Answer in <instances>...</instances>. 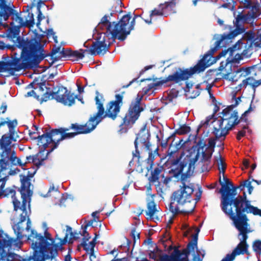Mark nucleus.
I'll return each mask as SVG.
<instances>
[{
    "mask_svg": "<svg viewBox=\"0 0 261 261\" xmlns=\"http://www.w3.org/2000/svg\"><path fill=\"white\" fill-rule=\"evenodd\" d=\"M14 10L7 5L6 2L0 6V25H3L6 27L8 25L3 24L2 22V17H4L5 20H8L10 16H13Z\"/></svg>",
    "mask_w": 261,
    "mask_h": 261,
    "instance_id": "obj_29",
    "label": "nucleus"
},
{
    "mask_svg": "<svg viewBox=\"0 0 261 261\" xmlns=\"http://www.w3.org/2000/svg\"><path fill=\"white\" fill-rule=\"evenodd\" d=\"M95 97V103L97 112L89 119V124L94 123L96 126L105 118H109L115 120L120 112L121 107L123 105V96L120 94H116L115 99L109 102L105 110L103 102L105 100L102 94L96 91Z\"/></svg>",
    "mask_w": 261,
    "mask_h": 261,
    "instance_id": "obj_7",
    "label": "nucleus"
},
{
    "mask_svg": "<svg viewBox=\"0 0 261 261\" xmlns=\"http://www.w3.org/2000/svg\"><path fill=\"white\" fill-rule=\"evenodd\" d=\"M42 37V35L36 34V40L24 43L23 55L26 64L24 69L37 67L45 58L53 57L58 53H60L61 47L59 46H54L49 54H45L44 45L41 43Z\"/></svg>",
    "mask_w": 261,
    "mask_h": 261,
    "instance_id": "obj_4",
    "label": "nucleus"
},
{
    "mask_svg": "<svg viewBox=\"0 0 261 261\" xmlns=\"http://www.w3.org/2000/svg\"><path fill=\"white\" fill-rule=\"evenodd\" d=\"M245 187H247L248 188V193L249 194H251L253 189V187L251 185V181L249 180L243 181V182L240 185V187H242V188H241V190H243Z\"/></svg>",
    "mask_w": 261,
    "mask_h": 261,
    "instance_id": "obj_49",
    "label": "nucleus"
},
{
    "mask_svg": "<svg viewBox=\"0 0 261 261\" xmlns=\"http://www.w3.org/2000/svg\"><path fill=\"white\" fill-rule=\"evenodd\" d=\"M236 228L239 231L238 238L240 242L234 249L231 254H227L221 261H233L236 255L240 254H249V245L247 243L248 234L251 231L249 227V224L247 222L232 221Z\"/></svg>",
    "mask_w": 261,
    "mask_h": 261,
    "instance_id": "obj_15",
    "label": "nucleus"
},
{
    "mask_svg": "<svg viewBox=\"0 0 261 261\" xmlns=\"http://www.w3.org/2000/svg\"><path fill=\"white\" fill-rule=\"evenodd\" d=\"M27 16H25V20L24 21V27H27L29 28L33 27L35 24V21L34 18V15L33 13L29 12L30 6H27Z\"/></svg>",
    "mask_w": 261,
    "mask_h": 261,
    "instance_id": "obj_40",
    "label": "nucleus"
},
{
    "mask_svg": "<svg viewBox=\"0 0 261 261\" xmlns=\"http://www.w3.org/2000/svg\"><path fill=\"white\" fill-rule=\"evenodd\" d=\"M48 135L47 132L37 136V144L41 147L40 150L41 151H44L48 147L49 144L52 143L51 141L48 139Z\"/></svg>",
    "mask_w": 261,
    "mask_h": 261,
    "instance_id": "obj_32",
    "label": "nucleus"
},
{
    "mask_svg": "<svg viewBox=\"0 0 261 261\" xmlns=\"http://www.w3.org/2000/svg\"><path fill=\"white\" fill-rule=\"evenodd\" d=\"M23 234L24 235L23 238L18 241H20L24 238H27L31 243L35 257L48 259L50 261L56 259L55 258L58 255V251L62 250V246L67 243L68 236V234L66 233L65 236L61 238L59 237L58 234H57L55 240H58V242L55 243V240L51 237L50 233L48 231L47 228H45L43 236L40 233H37L34 229H31V233L28 236ZM16 240H18L17 238L16 239H8L6 244L11 247L15 243Z\"/></svg>",
    "mask_w": 261,
    "mask_h": 261,
    "instance_id": "obj_2",
    "label": "nucleus"
},
{
    "mask_svg": "<svg viewBox=\"0 0 261 261\" xmlns=\"http://www.w3.org/2000/svg\"><path fill=\"white\" fill-rule=\"evenodd\" d=\"M0 113V154L3 156L1 160L4 163L6 160L13 158L14 152L13 142L16 141L15 129L18 125L17 120H11L9 117H3Z\"/></svg>",
    "mask_w": 261,
    "mask_h": 261,
    "instance_id": "obj_3",
    "label": "nucleus"
},
{
    "mask_svg": "<svg viewBox=\"0 0 261 261\" xmlns=\"http://www.w3.org/2000/svg\"><path fill=\"white\" fill-rule=\"evenodd\" d=\"M198 67L192 68V67L188 68H181L180 67H175L173 72L169 74L166 78L161 79L155 83H151L147 86L143 88V92L145 94H147L150 90L154 87L163 85L170 83V86L172 84H178L182 81H186L191 78L196 72L198 70Z\"/></svg>",
    "mask_w": 261,
    "mask_h": 261,
    "instance_id": "obj_11",
    "label": "nucleus"
},
{
    "mask_svg": "<svg viewBox=\"0 0 261 261\" xmlns=\"http://www.w3.org/2000/svg\"><path fill=\"white\" fill-rule=\"evenodd\" d=\"M80 234L84 237L83 241H88L91 238V236L89 234V233L87 232V229H83V233H80Z\"/></svg>",
    "mask_w": 261,
    "mask_h": 261,
    "instance_id": "obj_63",
    "label": "nucleus"
},
{
    "mask_svg": "<svg viewBox=\"0 0 261 261\" xmlns=\"http://www.w3.org/2000/svg\"><path fill=\"white\" fill-rule=\"evenodd\" d=\"M247 115L248 114L245 112L239 118L238 112L233 111L232 113L223 116L218 120L219 127L218 128L214 127L213 133L218 139L221 137H225L228 134L229 130L232 129L234 126L241 122H243L248 125L249 120Z\"/></svg>",
    "mask_w": 261,
    "mask_h": 261,
    "instance_id": "obj_12",
    "label": "nucleus"
},
{
    "mask_svg": "<svg viewBox=\"0 0 261 261\" xmlns=\"http://www.w3.org/2000/svg\"><path fill=\"white\" fill-rule=\"evenodd\" d=\"M0 257L2 261H34L36 258L34 254L28 258H23L14 253L6 252L4 250L0 254Z\"/></svg>",
    "mask_w": 261,
    "mask_h": 261,
    "instance_id": "obj_25",
    "label": "nucleus"
},
{
    "mask_svg": "<svg viewBox=\"0 0 261 261\" xmlns=\"http://www.w3.org/2000/svg\"><path fill=\"white\" fill-rule=\"evenodd\" d=\"M175 5L176 2L175 0H172L170 2L160 4V7L162 8L164 16H167L171 14L175 13V11L174 10Z\"/></svg>",
    "mask_w": 261,
    "mask_h": 261,
    "instance_id": "obj_30",
    "label": "nucleus"
},
{
    "mask_svg": "<svg viewBox=\"0 0 261 261\" xmlns=\"http://www.w3.org/2000/svg\"><path fill=\"white\" fill-rule=\"evenodd\" d=\"M234 210L230 219L232 221L247 222L249 219L247 214H252L258 207L251 204L250 201L247 199V196L245 192L243 195H239L236 200Z\"/></svg>",
    "mask_w": 261,
    "mask_h": 261,
    "instance_id": "obj_18",
    "label": "nucleus"
},
{
    "mask_svg": "<svg viewBox=\"0 0 261 261\" xmlns=\"http://www.w3.org/2000/svg\"><path fill=\"white\" fill-rule=\"evenodd\" d=\"M261 85V79L256 80L252 76H250L243 80L242 82L238 85L241 89L242 87L246 88L247 86H250L255 92V89Z\"/></svg>",
    "mask_w": 261,
    "mask_h": 261,
    "instance_id": "obj_31",
    "label": "nucleus"
},
{
    "mask_svg": "<svg viewBox=\"0 0 261 261\" xmlns=\"http://www.w3.org/2000/svg\"><path fill=\"white\" fill-rule=\"evenodd\" d=\"M143 96L137 95L135 99L129 106L127 111L120 124L118 133L120 134L127 133L128 129L133 127L140 116L141 113L144 110L141 101Z\"/></svg>",
    "mask_w": 261,
    "mask_h": 261,
    "instance_id": "obj_16",
    "label": "nucleus"
},
{
    "mask_svg": "<svg viewBox=\"0 0 261 261\" xmlns=\"http://www.w3.org/2000/svg\"><path fill=\"white\" fill-rule=\"evenodd\" d=\"M168 229L166 228L165 233L163 234L162 237L159 240V243L161 244L165 250L168 247V243L171 242V237Z\"/></svg>",
    "mask_w": 261,
    "mask_h": 261,
    "instance_id": "obj_41",
    "label": "nucleus"
},
{
    "mask_svg": "<svg viewBox=\"0 0 261 261\" xmlns=\"http://www.w3.org/2000/svg\"><path fill=\"white\" fill-rule=\"evenodd\" d=\"M18 60H12L11 61H0V72L8 71L13 73L15 71L21 70V67L18 63Z\"/></svg>",
    "mask_w": 261,
    "mask_h": 261,
    "instance_id": "obj_27",
    "label": "nucleus"
},
{
    "mask_svg": "<svg viewBox=\"0 0 261 261\" xmlns=\"http://www.w3.org/2000/svg\"><path fill=\"white\" fill-rule=\"evenodd\" d=\"M80 233H77L76 232H72L71 231L69 233L70 234V238L68 239V237L67 238V243L69 244H72L73 243V240H77L79 237H75V234L76 235H79Z\"/></svg>",
    "mask_w": 261,
    "mask_h": 261,
    "instance_id": "obj_53",
    "label": "nucleus"
},
{
    "mask_svg": "<svg viewBox=\"0 0 261 261\" xmlns=\"http://www.w3.org/2000/svg\"><path fill=\"white\" fill-rule=\"evenodd\" d=\"M152 67H153V65H149V66H145L144 68V69H143L141 71H140V72L139 73V75L137 77L134 79L132 81L129 82V84H128L127 85L123 86L122 88H126L128 87L130 85H131L133 83H134V82H136L138 83V86H140V83L142 82H145L146 81H151V78L143 79H141L140 81H138V80L139 78V77L141 75H142L146 71L152 68Z\"/></svg>",
    "mask_w": 261,
    "mask_h": 261,
    "instance_id": "obj_34",
    "label": "nucleus"
},
{
    "mask_svg": "<svg viewBox=\"0 0 261 261\" xmlns=\"http://www.w3.org/2000/svg\"><path fill=\"white\" fill-rule=\"evenodd\" d=\"M215 160L217 163L218 168H226V164L220 152H219L218 155L215 156Z\"/></svg>",
    "mask_w": 261,
    "mask_h": 261,
    "instance_id": "obj_47",
    "label": "nucleus"
},
{
    "mask_svg": "<svg viewBox=\"0 0 261 261\" xmlns=\"http://www.w3.org/2000/svg\"><path fill=\"white\" fill-rule=\"evenodd\" d=\"M200 229L198 228L196 229V233L192 235V240L188 244L186 248L180 251L181 256L184 255L183 257H180L179 261H189V255L191 250H194L195 248L197 247V241L198 233Z\"/></svg>",
    "mask_w": 261,
    "mask_h": 261,
    "instance_id": "obj_22",
    "label": "nucleus"
},
{
    "mask_svg": "<svg viewBox=\"0 0 261 261\" xmlns=\"http://www.w3.org/2000/svg\"><path fill=\"white\" fill-rule=\"evenodd\" d=\"M20 28L19 27L15 25L12 26L11 28H9L8 30L7 37L12 39L14 42L15 48L17 47L21 50L20 56H19L15 52H13L11 55V59L8 61H11L12 60H18V64L21 67V70L24 69L25 65V61L24 60L23 57V50L24 49V43L28 42H31L32 40H36V34H38L36 31L34 32V35L33 37H31L30 38H26L23 37H20L19 36L20 32Z\"/></svg>",
    "mask_w": 261,
    "mask_h": 261,
    "instance_id": "obj_17",
    "label": "nucleus"
},
{
    "mask_svg": "<svg viewBox=\"0 0 261 261\" xmlns=\"http://www.w3.org/2000/svg\"><path fill=\"white\" fill-rule=\"evenodd\" d=\"M70 128L69 127H60L59 129L56 130V133H61V136H60L59 138L57 139V142L55 143V145L51 148V149L48 151L47 153V155L55 149L57 148L58 146L59 143L60 141H63L64 140L67 139H71L73 138L76 136L74 132L72 133H67L68 130H69Z\"/></svg>",
    "mask_w": 261,
    "mask_h": 261,
    "instance_id": "obj_28",
    "label": "nucleus"
},
{
    "mask_svg": "<svg viewBox=\"0 0 261 261\" xmlns=\"http://www.w3.org/2000/svg\"><path fill=\"white\" fill-rule=\"evenodd\" d=\"M223 188L225 189H220L219 191L221 195L220 206L223 212L230 218L232 215L234 201L238 198V196L236 197L237 193L227 185H224Z\"/></svg>",
    "mask_w": 261,
    "mask_h": 261,
    "instance_id": "obj_19",
    "label": "nucleus"
},
{
    "mask_svg": "<svg viewBox=\"0 0 261 261\" xmlns=\"http://www.w3.org/2000/svg\"><path fill=\"white\" fill-rule=\"evenodd\" d=\"M250 9V10L247 13L251 20H253V22H254V19L261 14V7L258 4H256L252 6Z\"/></svg>",
    "mask_w": 261,
    "mask_h": 261,
    "instance_id": "obj_36",
    "label": "nucleus"
},
{
    "mask_svg": "<svg viewBox=\"0 0 261 261\" xmlns=\"http://www.w3.org/2000/svg\"><path fill=\"white\" fill-rule=\"evenodd\" d=\"M219 183H220V185L221 186V188L220 189H224L223 188L224 185H227V187H230V186H232V183L231 181H230L228 178H227V179L226 180H225L224 181H223L221 180V176H220V177H219Z\"/></svg>",
    "mask_w": 261,
    "mask_h": 261,
    "instance_id": "obj_59",
    "label": "nucleus"
},
{
    "mask_svg": "<svg viewBox=\"0 0 261 261\" xmlns=\"http://www.w3.org/2000/svg\"><path fill=\"white\" fill-rule=\"evenodd\" d=\"M253 250L256 252L261 253V241L259 240H255L252 244Z\"/></svg>",
    "mask_w": 261,
    "mask_h": 261,
    "instance_id": "obj_51",
    "label": "nucleus"
},
{
    "mask_svg": "<svg viewBox=\"0 0 261 261\" xmlns=\"http://www.w3.org/2000/svg\"><path fill=\"white\" fill-rule=\"evenodd\" d=\"M246 130H247L248 133L250 134L252 132L247 124L243 125L242 126V129L239 130L237 134L236 139L237 140L240 141L242 137H244L246 136Z\"/></svg>",
    "mask_w": 261,
    "mask_h": 261,
    "instance_id": "obj_43",
    "label": "nucleus"
},
{
    "mask_svg": "<svg viewBox=\"0 0 261 261\" xmlns=\"http://www.w3.org/2000/svg\"><path fill=\"white\" fill-rule=\"evenodd\" d=\"M30 176L21 175V186H16L2 189L1 193L3 197H11L12 199L14 211H20L19 220L14 226V232L17 235V239L20 240L24 237L23 231H29L31 229V221L29 218L31 214V201L33 195V186L31 183Z\"/></svg>",
    "mask_w": 261,
    "mask_h": 261,
    "instance_id": "obj_1",
    "label": "nucleus"
},
{
    "mask_svg": "<svg viewBox=\"0 0 261 261\" xmlns=\"http://www.w3.org/2000/svg\"><path fill=\"white\" fill-rule=\"evenodd\" d=\"M96 125L93 122L89 124V120L85 124H79L77 123H72L69 127L70 129L74 130V133L75 135L83 134H88L94 130Z\"/></svg>",
    "mask_w": 261,
    "mask_h": 261,
    "instance_id": "obj_24",
    "label": "nucleus"
},
{
    "mask_svg": "<svg viewBox=\"0 0 261 261\" xmlns=\"http://www.w3.org/2000/svg\"><path fill=\"white\" fill-rule=\"evenodd\" d=\"M89 51L87 49H81L79 50H71L70 60L77 61L82 59L85 57V53Z\"/></svg>",
    "mask_w": 261,
    "mask_h": 261,
    "instance_id": "obj_38",
    "label": "nucleus"
},
{
    "mask_svg": "<svg viewBox=\"0 0 261 261\" xmlns=\"http://www.w3.org/2000/svg\"><path fill=\"white\" fill-rule=\"evenodd\" d=\"M255 37V33L252 31L250 30L245 33L244 32L242 38L230 47L229 50L230 53H232L235 49L243 48L244 49L243 54L246 55L248 50H252V41L254 39Z\"/></svg>",
    "mask_w": 261,
    "mask_h": 261,
    "instance_id": "obj_20",
    "label": "nucleus"
},
{
    "mask_svg": "<svg viewBox=\"0 0 261 261\" xmlns=\"http://www.w3.org/2000/svg\"><path fill=\"white\" fill-rule=\"evenodd\" d=\"M154 16H164L162 8L159 5L158 8H154L150 13L149 17L147 19H144V21L148 24L152 23V18Z\"/></svg>",
    "mask_w": 261,
    "mask_h": 261,
    "instance_id": "obj_39",
    "label": "nucleus"
},
{
    "mask_svg": "<svg viewBox=\"0 0 261 261\" xmlns=\"http://www.w3.org/2000/svg\"><path fill=\"white\" fill-rule=\"evenodd\" d=\"M12 18L13 21L10 23V25L11 26L15 25L19 27V28L24 27V20L23 18L19 16L18 13L16 12L15 10Z\"/></svg>",
    "mask_w": 261,
    "mask_h": 261,
    "instance_id": "obj_37",
    "label": "nucleus"
},
{
    "mask_svg": "<svg viewBox=\"0 0 261 261\" xmlns=\"http://www.w3.org/2000/svg\"><path fill=\"white\" fill-rule=\"evenodd\" d=\"M27 96H34L36 98L38 101L40 102V96L36 94V92L34 90H31L27 93Z\"/></svg>",
    "mask_w": 261,
    "mask_h": 261,
    "instance_id": "obj_64",
    "label": "nucleus"
},
{
    "mask_svg": "<svg viewBox=\"0 0 261 261\" xmlns=\"http://www.w3.org/2000/svg\"><path fill=\"white\" fill-rule=\"evenodd\" d=\"M197 152L195 153L190 152L189 154L185 155L184 153L181 154L179 157L171 160L170 170L169 174L172 175L173 177H178L183 171L184 168L187 167V170L184 175L182 178L190 177L195 169V164L198 160L200 151L203 150L205 146V143L203 139H200L197 142Z\"/></svg>",
    "mask_w": 261,
    "mask_h": 261,
    "instance_id": "obj_9",
    "label": "nucleus"
},
{
    "mask_svg": "<svg viewBox=\"0 0 261 261\" xmlns=\"http://www.w3.org/2000/svg\"><path fill=\"white\" fill-rule=\"evenodd\" d=\"M244 72H245V74L244 76H246L250 73V70L248 68L244 69V68H240L236 71V74L241 73L240 76H242Z\"/></svg>",
    "mask_w": 261,
    "mask_h": 261,
    "instance_id": "obj_60",
    "label": "nucleus"
},
{
    "mask_svg": "<svg viewBox=\"0 0 261 261\" xmlns=\"http://www.w3.org/2000/svg\"><path fill=\"white\" fill-rule=\"evenodd\" d=\"M214 47H212L206 53H205L202 59L199 60L197 63L192 67L195 68L198 67V70L196 72V74L200 73L203 72L205 69L208 67L210 66L215 63L217 60H219L221 57H224L227 54H229V57L226 59V62L225 64H223V62L221 63L220 66L219 67V70H222L225 68L227 64L230 63H237L239 62L241 60H242L244 57H248L251 55L250 50H248L247 54L244 55V49L240 48L239 49H235L230 53L228 50L230 48L229 47L227 49L222 50L219 54L215 58L213 57V54L216 52L213 50Z\"/></svg>",
    "mask_w": 261,
    "mask_h": 261,
    "instance_id": "obj_6",
    "label": "nucleus"
},
{
    "mask_svg": "<svg viewBox=\"0 0 261 261\" xmlns=\"http://www.w3.org/2000/svg\"><path fill=\"white\" fill-rule=\"evenodd\" d=\"M190 131V127L187 125L186 124H184L181 125L178 129H176L174 134L182 135L189 133Z\"/></svg>",
    "mask_w": 261,
    "mask_h": 261,
    "instance_id": "obj_45",
    "label": "nucleus"
},
{
    "mask_svg": "<svg viewBox=\"0 0 261 261\" xmlns=\"http://www.w3.org/2000/svg\"><path fill=\"white\" fill-rule=\"evenodd\" d=\"M58 129L59 128L52 129L49 132H47L48 135L47 138L53 143H54V145H55V143L57 142V139L59 137L61 136V133H56V130Z\"/></svg>",
    "mask_w": 261,
    "mask_h": 261,
    "instance_id": "obj_42",
    "label": "nucleus"
},
{
    "mask_svg": "<svg viewBox=\"0 0 261 261\" xmlns=\"http://www.w3.org/2000/svg\"><path fill=\"white\" fill-rule=\"evenodd\" d=\"M214 150H207V151H202V159L201 160L203 162H210L211 158L212 156Z\"/></svg>",
    "mask_w": 261,
    "mask_h": 261,
    "instance_id": "obj_46",
    "label": "nucleus"
},
{
    "mask_svg": "<svg viewBox=\"0 0 261 261\" xmlns=\"http://www.w3.org/2000/svg\"><path fill=\"white\" fill-rule=\"evenodd\" d=\"M178 95V91L175 89H172L168 94L166 99L169 101H172L174 98L177 97Z\"/></svg>",
    "mask_w": 261,
    "mask_h": 261,
    "instance_id": "obj_50",
    "label": "nucleus"
},
{
    "mask_svg": "<svg viewBox=\"0 0 261 261\" xmlns=\"http://www.w3.org/2000/svg\"><path fill=\"white\" fill-rule=\"evenodd\" d=\"M150 134L148 130H146L145 127L140 130L139 133L137 135V137L134 141V145L135 147V153H133V156L137 157L138 159H140V152L139 150V145L141 146V148L146 149L149 151V155L148 158L145 160V163L147 164L146 169H151L152 166L157 165L156 163H154L155 157L159 156V154L158 152V148H156L152 152V149L150 148L151 144L149 142Z\"/></svg>",
    "mask_w": 261,
    "mask_h": 261,
    "instance_id": "obj_14",
    "label": "nucleus"
},
{
    "mask_svg": "<svg viewBox=\"0 0 261 261\" xmlns=\"http://www.w3.org/2000/svg\"><path fill=\"white\" fill-rule=\"evenodd\" d=\"M34 88L35 90L43 93L42 97L40 98V103L47 101L50 99H55L57 101L64 105L71 106L74 103L75 99L76 98V96L74 95L63 86H59L57 91H56L55 88L53 90L50 88L47 87L45 81L37 84L36 86Z\"/></svg>",
    "mask_w": 261,
    "mask_h": 261,
    "instance_id": "obj_10",
    "label": "nucleus"
},
{
    "mask_svg": "<svg viewBox=\"0 0 261 261\" xmlns=\"http://www.w3.org/2000/svg\"><path fill=\"white\" fill-rule=\"evenodd\" d=\"M147 210L146 211V214L148 216L147 219L150 220H153L155 219L159 220V218L158 217H154V214L158 211L156 205L154 200H151L148 202L147 204Z\"/></svg>",
    "mask_w": 261,
    "mask_h": 261,
    "instance_id": "obj_33",
    "label": "nucleus"
},
{
    "mask_svg": "<svg viewBox=\"0 0 261 261\" xmlns=\"http://www.w3.org/2000/svg\"><path fill=\"white\" fill-rule=\"evenodd\" d=\"M185 173H181L180 180L182 184V186L180 188L174 191L171 196V201L168 205L169 211L173 215H177L180 213H190L192 212L195 208V204L192 203L191 206L189 208H185L181 211L178 206V205H184L187 204H190L194 200L192 198V194L194 192V187L192 184L189 185H186L185 181L189 177L185 178H182V175Z\"/></svg>",
    "mask_w": 261,
    "mask_h": 261,
    "instance_id": "obj_8",
    "label": "nucleus"
},
{
    "mask_svg": "<svg viewBox=\"0 0 261 261\" xmlns=\"http://www.w3.org/2000/svg\"><path fill=\"white\" fill-rule=\"evenodd\" d=\"M98 237V234L95 233L94 238L93 240L89 242V244L87 243V241H83L81 245L83 247L84 249L87 253H90V252L93 253L94 247L96 245V239Z\"/></svg>",
    "mask_w": 261,
    "mask_h": 261,
    "instance_id": "obj_35",
    "label": "nucleus"
},
{
    "mask_svg": "<svg viewBox=\"0 0 261 261\" xmlns=\"http://www.w3.org/2000/svg\"><path fill=\"white\" fill-rule=\"evenodd\" d=\"M216 137V139H213V138H210L208 140V147L207 148H208L209 150H214V148L215 147V145H216V139H218L216 138V137ZM220 138H219V139Z\"/></svg>",
    "mask_w": 261,
    "mask_h": 261,
    "instance_id": "obj_56",
    "label": "nucleus"
},
{
    "mask_svg": "<svg viewBox=\"0 0 261 261\" xmlns=\"http://www.w3.org/2000/svg\"><path fill=\"white\" fill-rule=\"evenodd\" d=\"M156 182H157V184H155V186L156 192H157L158 194H159L161 195L162 193H163V186H162L161 182H160L159 180H158V181H156Z\"/></svg>",
    "mask_w": 261,
    "mask_h": 261,
    "instance_id": "obj_61",
    "label": "nucleus"
},
{
    "mask_svg": "<svg viewBox=\"0 0 261 261\" xmlns=\"http://www.w3.org/2000/svg\"><path fill=\"white\" fill-rule=\"evenodd\" d=\"M130 236L134 240V243H136V237L138 240L140 239V233L136 231V228L134 227L132 229L130 232Z\"/></svg>",
    "mask_w": 261,
    "mask_h": 261,
    "instance_id": "obj_55",
    "label": "nucleus"
},
{
    "mask_svg": "<svg viewBox=\"0 0 261 261\" xmlns=\"http://www.w3.org/2000/svg\"><path fill=\"white\" fill-rule=\"evenodd\" d=\"M148 172H150V175L148 177L149 183L154 184L159 180L160 177H164L163 172L164 167L163 165L160 164H157L154 166H152L151 169L147 170Z\"/></svg>",
    "mask_w": 261,
    "mask_h": 261,
    "instance_id": "obj_26",
    "label": "nucleus"
},
{
    "mask_svg": "<svg viewBox=\"0 0 261 261\" xmlns=\"http://www.w3.org/2000/svg\"><path fill=\"white\" fill-rule=\"evenodd\" d=\"M211 119V118L207 117L206 118V120L203 122L201 121V123L198 126V127L197 128V133L199 131V129L203 126L207 127V126L208 125L209 122L210 120Z\"/></svg>",
    "mask_w": 261,
    "mask_h": 261,
    "instance_id": "obj_62",
    "label": "nucleus"
},
{
    "mask_svg": "<svg viewBox=\"0 0 261 261\" xmlns=\"http://www.w3.org/2000/svg\"><path fill=\"white\" fill-rule=\"evenodd\" d=\"M171 255L177 261L180 259L181 254L180 250H179L178 248L176 246L174 247V251L171 254Z\"/></svg>",
    "mask_w": 261,
    "mask_h": 261,
    "instance_id": "obj_52",
    "label": "nucleus"
},
{
    "mask_svg": "<svg viewBox=\"0 0 261 261\" xmlns=\"http://www.w3.org/2000/svg\"><path fill=\"white\" fill-rule=\"evenodd\" d=\"M138 16V15H135L130 22L132 16L128 13L123 15L118 22L114 21L112 23L108 19L109 16L105 15L101 18L97 28L101 31L106 29L107 32L112 35L113 39L117 38L120 41H124L127 35L130 34L131 31L134 30L135 19Z\"/></svg>",
    "mask_w": 261,
    "mask_h": 261,
    "instance_id": "obj_5",
    "label": "nucleus"
},
{
    "mask_svg": "<svg viewBox=\"0 0 261 261\" xmlns=\"http://www.w3.org/2000/svg\"><path fill=\"white\" fill-rule=\"evenodd\" d=\"M5 48L11 49L14 51L15 46L14 45H6L4 42L0 41V49L3 50Z\"/></svg>",
    "mask_w": 261,
    "mask_h": 261,
    "instance_id": "obj_57",
    "label": "nucleus"
},
{
    "mask_svg": "<svg viewBox=\"0 0 261 261\" xmlns=\"http://www.w3.org/2000/svg\"><path fill=\"white\" fill-rule=\"evenodd\" d=\"M252 46H254L255 47H261V37L254 38V39L252 41Z\"/></svg>",
    "mask_w": 261,
    "mask_h": 261,
    "instance_id": "obj_58",
    "label": "nucleus"
},
{
    "mask_svg": "<svg viewBox=\"0 0 261 261\" xmlns=\"http://www.w3.org/2000/svg\"><path fill=\"white\" fill-rule=\"evenodd\" d=\"M240 101H241V97H238L236 99V102L234 104L228 106H227V107L225 108L222 112L223 116L230 113H232L233 109L239 104V102Z\"/></svg>",
    "mask_w": 261,
    "mask_h": 261,
    "instance_id": "obj_44",
    "label": "nucleus"
},
{
    "mask_svg": "<svg viewBox=\"0 0 261 261\" xmlns=\"http://www.w3.org/2000/svg\"><path fill=\"white\" fill-rule=\"evenodd\" d=\"M110 46V44H107L105 39L103 38L102 40H96L93 42L89 51L91 55H103L108 51Z\"/></svg>",
    "mask_w": 261,
    "mask_h": 261,
    "instance_id": "obj_23",
    "label": "nucleus"
},
{
    "mask_svg": "<svg viewBox=\"0 0 261 261\" xmlns=\"http://www.w3.org/2000/svg\"><path fill=\"white\" fill-rule=\"evenodd\" d=\"M252 23L253 20H251L248 13L243 14L240 13L236 17V20L233 21L235 29L228 34L222 35L220 38L216 41L213 50L216 51L220 48L225 47L227 44L231 42L232 39L245 32L246 29L244 26L245 23Z\"/></svg>",
    "mask_w": 261,
    "mask_h": 261,
    "instance_id": "obj_13",
    "label": "nucleus"
},
{
    "mask_svg": "<svg viewBox=\"0 0 261 261\" xmlns=\"http://www.w3.org/2000/svg\"><path fill=\"white\" fill-rule=\"evenodd\" d=\"M45 159L46 158L40 159L38 158V156L36 155L33 163H34V164L35 165L36 167L39 168L40 166L43 165V162Z\"/></svg>",
    "mask_w": 261,
    "mask_h": 261,
    "instance_id": "obj_54",
    "label": "nucleus"
},
{
    "mask_svg": "<svg viewBox=\"0 0 261 261\" xmlns=\"http://www.w3.org/2000/svg\"><path fill=\"white\" fill-rule=\"evenodd\" d=\"M72 49L70 48H62L60 54L62 58H68L70 60Z\"/></svg>",
    "mask_w": 261,
    "mask_h": 261,
    "instance_id": "obj_48",
    "label": "nucleus"
},
{
    "mask_svg": "<svg viewBox=\"0 0 261 261\" xmlns=\"http://www.w3.org/2000/svg\"><path fill=\"white\" fill-rule=\"evenodd\" d=\"M3 156L0 154V189H4L6 181L9 178V175L4 174L3 172L7 170L9 167L10 164H15L14 160L16 158V153L14 152L13 158L8 159L6 160L4 163H2L1 160L3 159Z\"/></svg>",
    "mask_w": 261,
    "mask_h": 261,
    "instance_id": "obj_21",
    "label": "nucleus"
}]
</instances>
